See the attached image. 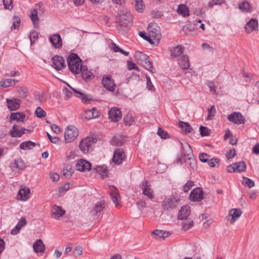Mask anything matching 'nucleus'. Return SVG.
<instances>
[{"instance_id":"4be33fe9","label":"nucleus","mask_w":259,"mask_h":259,"mask_svg":"<svg viewBox=\"0 0 259 259\" xmlns=\"http://www.w3.org/2000/svg\"><path fill=\"white\" fill-rule=\"evenodd\" d=\"M26 224V220L24 218H21L15 228L11 230V234L12 235L17 234L19 233L21 228L25 226Z\"/></svg>"},{"instance_id":"8fccbe9b","label":"nucleus","mask_w":259,"mask_h":259,"mask_svg":"<svg viewBox=\"0 0 259 259\" xmlns=\"http://www.w3.org/2000/svg\"><path fill=\"white\" fill-rule=\"evenodd\" d=\"M139 34L141 37L148 41L150 44H153L154 43L153 41L154 39L150 35L147 36L144 31H141Z\"/></svg>"},{"instance_id":"6e6552de","label":"nucleus","mask_w":259,"mask_h":259,"mask_svg":"<svg viewBox=\"0 0 259 259\" xmlns=\"http://www.w3.org/2000/svg\"><path fill=\"white\" fill-rule=\"evenodd\" d=\"M140 188L144 195L147 196L149 199H152L154 197V192L149 185L148 181L144 180L140 184Z\"/></svg>"},{"instance_id":"b1692460","label":"nucleus","mask_w":259,"mask_h":259,"mask_svg":"<svg viewBox=\"0 0 259 259\" xmlns=\"http://www.w3.org/2000/svg\"><path fill=\"white\" fill-rule=\"evenodd\" d=\"M179 64L183 69H187L190 67V62L188 57L185 55H182L179 59Z\"/></svg>"},{"instance_id":"aec40b11","label":"nucleus","mask_w":259,"mask_h":259,"mask_svg":"<svg viewBox=\"0 0 259 259\" xmlns=\"http://www.w3.org/2000/svg\"><path fill=\"white\" fill-rule=\"evenodd\" d=\"M65 212L61 206L55 205L51 211V214L54 218L57 219L64 215Z\"/></svg>"},{"instance_id":"69168bd1","label":"nucleus","mask_w":259,"mask_h":259,"mask_svg":"<svg viewBox=\"0 0 259 259\" xmlns=\"http://www.w3.org/2000/svg\"><path fill=\"white\" fill-rule=\"evenodd\" d=\"M209 158V155L206 153H202L199 154V158L200 160L202 162H206L208 161Z\"/></svg>"},{"instance_id":"72a5a7b5","label":"nucleus","mask_w":259,"mask_h":259,"mask_svg":"<svg viewBox=\"0 0 259 259\" xmlns=\"http://www.w3.org/2000/svg\"><path fill=\"white\" fill-rule=\"evenodd\" d=\"M177 12L179 14L183 16L184 17H186L189 15V10L186 5H180L177 9Z\"/></svg>"},{"instance_id":"412c9836","label":"nucleus","mask_w":259,"mask_h":259,"mask_svg":"<svg viewBox=\"0 0 259 259\" xmlns=\"http://www.w3.org/2000/svg\"><path fill=\"white\" fill-rule=\"evenodd\" d=\"M66 84L74 92L75 96L77 98H81L82 102L84 103H87L88 101L91 100V98H90L88 96L85 95L80 91H78L76 89H74L67 83H66Z\"/></svg>"},{"instance_id":"a18cd8bd","label":"nucleus","mask_w":259,"mask_h":259,"mask_svg":"<svg viewBox=\"0 0 259 259\" xmlns=\"http://www.w3.org/2000/svg\"><path fill=\"white\" fill-rule=\"evenodd\" d=\"M123 121L126 125L130 126L133 123L135 120L131 114H128L124 117Z\"/></svg>"},{"instance_id":"e2e57ef3","label":"nucleus","mask_w":259,"mask_h":259,"mask_svg":"<svg viewBox=\"0 0 259 259\" xmlns=\"http://www.w3.org/2000/svg\"><path fill=\"white\" fill-rule=\"evenodd\" d=\"M20 24V19L17 17H14V22L12 26H11L12 29H16L19 27Z\"/></svg>"},{"instance_id":"f704fd0d","label":"nucleus","mask_w":259,"mask_h":259,"mask_svg":"<svg viewBox=\"0 0 259 259\" xmlns=\"http://www.w3.org/2000/svg\"><path fill=\"white\" fill-rule=\"evenodd\" d=\"M110 48L111 51L114 52V53L119 52L124 55L125 56H127L129 55V53L126 51H124L118 46L116 45V44L114 42H112L110 45Z\"/></svg>"},{"instance_id":"7ed1b4c3","label":"nucleus","mask_w":259,"mask_h":259,"mask_svg":"<svg viewBox=\"0 0 259 259\" xmlns=\"http://www.w3.org/2000/svg\"><path fill=\"white\" fill-rule=\"evenodd\" d=\"M97 140L96 138L88 137L82 139L79 144V148L84 153H87L92 150Z\"/></svg>"},{"instance_id":"e433bc0d","label":"nucleus","mask_w":259,"mask_h":259,"mask_svg":"<svg viewBox=\"0 0 259 259\" xmlns=\"http://www.w3.org/2000/svg\"><path fill=\"white\" fill-rule=\"evenodd\" d=\"M9 134L12 137H20L23 135V133L19 129L18 125H14Z\"/></svg>"},{"instance_id":"5fc2aeb1","label":"nucleus","mask_w":259,"mask_h":259,"mask_svg":"<svg viewBox=\"0 0 259 259\" xmlns=\"http://www.w3.org/2000/svg\"><path fill=\"white\" fill-rule=\"evenodd\" d=\"M244 181L243 184L247 186L249 188L253 187L254 186V182L253 180L243 177Z\"/></svg>"},{"instance_id":"473e14b6","label":"nucleus","mask_w":259,"mask_h":259,"mask_svg":"<svg viewBox=\"0 0 259 259\" xmlns=\"http://www.w3.org/2000/svg\"><path fill=\"white\" fill-rule=\"evenodd\" d=\"M242 211L240 209H232L230 212V215L232 216V218L230 220V223H234L240 217Z\"/></svg>"},{"instance_id":"20e7f679","label":"nucleus","mask_w":259,"mask_h":259,"mask_svg":"<svg viewBox=\"0 0 259 259\" xmlns=\"http://www.w3.org/2000/svg\"><path fill=\"white\" fill-rule=\"evenodd\" d=\"M179 199L174 196L166 198L162 202V207L165 210H171L177 208L179 205Z\"/></svg>"},{"instance_id":"bf43d9fd","label":"nucleus","mask_w":259,"mask_h":259,"mask_svg":"<svg viewBox=\"0 0 259 259\" xmlns=\"http://www.w3.org/2000/svg\"><path fill=\"white\" fill-rule=\"evenodd\" d=\"M157 134L161 139H165L168 137V133L160 127H159Z\"/></svg>"},{"instance_id":"f257e3e1","label":"nucleus","mask_w":259,"mask_h":259,"mask_svg":"<svg viewBox=\"0 0 259 259\" xmlns=\"http://www.w3.org/2000/svg\"><path fill=\"white\" fill-rule=\"evenodd\" d=\"M67 61L69 70L73 73H80L81 68L82 67V60L77 54L71 53L67 57Z\"/></svg>"},{"instance_id":"680f3d73","label":"nucleus","mask_w":259,"mask_h":259,"mask_svg":"<svg viewBox=\"0 0 259 259\" xmlns=\"http://www.w3.org/2000/svg\"><path fill=\"white\" fill-rule=\"evenodd\" d=\"M200 132L202 137L207 136L209 135V129L207 127L202 125L200 127Z\"/></svg>"},{"instance_id":"a19ab883","label":"nucleus","mask_w":259,"mask_h":259,"mask_svg":"<svg viewBox=\"0 0 259 259\" xmlns=\"http://www.w3.org/2000/svg\"><path fill=\"white\" fill-rule=\"evenodd\" d=\"M135 7L138 12L142 13L144 11L145 8V5L143 0H141V2H139L138 0H134Z\"/></svg>"},{"instance_id":"c03bdc74","label":"nucleus","mask_w":259,"mask_h":259,"mask_svg":"<svg viewBox=\"0 0 259 259\" xmlns=\"http://www.w3.org/2000/svg\"><path fill=\"white\" fill-rule=\"evenodd\" d=\"M152 233L153 234H155L160 238H162L163 239H164L165 237H167L169 234L168 232H166L160 230H155L153 231Z\"/></svg>"},{"instance_id":"6e6d98bb","label":"nucleus","mask_w":259,"mask_h":259,"mask_svg":"<svg viewBox=\"0 0 259 259\" xmlns=\"http://www.w3.org/2000/svg\"><path fill=\"white\" fill-rule=\"evenodd\" d=\"M194 183L192 181H188L187 183H186L183 186V191L184 192H188L191 188L194 186Z\"/></svg>"},{"instance_id":"052dcab7","label":"nucleus","mask_w":259,"mask_h":259,"mask_svg":"<svg viewBox=\"0 0 259 259\" xmlns=\"http://www.w3.org/2000/svg\"><path fill=\"white\" fill-rule=\"evenodd\" d=\"M5 8L8 10H12L13 8L12 0H3Z\"/></svg>"},{"instance_id":"a878e982","label":"nucleus","mask_w":259,"mask_h":259,"mask_svg":"<svg viewBox=\"0 0 259 259\" xmlns=\"http://www.w3.org/2000/svg\"><path fill=\"white\" fill-rule=\"evenodd\" d=\"M33 248L35 252L38 253H44L45 247L41 239H38L34 242Z\"/></svg>"},{"instance_id":"a211bd4d","label":"nucleus","mask_w":259,"mask_h":259,"mask_svg":"<svg viewBox=\"0 0 259 259\" xmlns=\"http://www.w3.org/2000/svg\"><path fill=\"white\" fill-rule=\"evenodd\" d=\"M50 40L55 48H60L62 47V40L59 34H54L50 36Z\"/></svg>"},{"instance_id":"37998d69","label":"nucleus","mask_w":259,"mask_h":259,"mask_svg":"<svg viewBox=\"0 0 259 259\" xmlns=\"http://www.w3.org/2000/svg\"><path fill=\"white\" fill-rule=\"evenodd\" d=\"M30 17L33 24H35L38 20V12L36 9H33L31 10L30 14Z\"/></svg>"},{"instance_id":"0eeeda50","label":"nucleus","mask_w":259,"mask_h":259,"mask_svg":"<svg viewBox=\"0 0 259 259\" xmlns=\"http://www.w3.org/2000/svg\"><path fill=\"white\" fill-rule=\"evenodd\" d=\"M149 35L157 42L160 39L161 36L160 28L155 23H150L148 26Z\"/></svg>"},{"instance_id":"13d9d810","label":"nucleus","mask_w":259,"mask_h":259,"mask_svg":"<svg viewBox=\"0 0 259 259\" xmlns=\"http://www.w3.org/2000/svg\"><path fill=\"white\" fill-rule=\"evenodd\" d=\"M87 114H91V116L89 117V119L96 118L99 116V113L95 108H93L91 110L87 112Z\"/></svg>"},{"instance_id":"ea45409f","label":"nucleus","mask_w":259,"mask_h":259,"mask_svg":"<svg viewBox=\"0 0 259 259\" xmlns=\"http://www.w3.org/2000/svg\"><path fill=\"white\" fill-rule=\"evenodd\" d=\"M30 193V190L28 188L21 189L18 192V196L20 197V199L25 201L27 199V195Z\"/></svg>"},{"instance_id":"9d476101","label":"nucleus","mask_w":259,"mask_h":259,"mask_svg":"<svg viewBox=\"0 0 259 259\" xmlns=\"http://www.w3.org/2000/svg\"><path fill=\"white\" fill-rule=\"evenodd\" d=\"M102 83L103 87L110 92H113L116 87L114 81L109 75L103 76Z\"/></svg>"},{"instance_id":"0e129e2a","label":"nucleus","mask_w":259,"mask_h":259,"mask_svg":"<svg viewBox=\"0 0 259 259\" xmlns=\"http://www.w3.org/2000/svg\"><path fill=\"white\" fill-rule=\"evenodd\" d=\"M193 226V222L189 221L188 222H184L182 223V227L183 230L186 231L191 228Z\"/></svg>"},{"instance_id":"c85d7f7f","label":"nucleus","mask_w":259,"mask_h":259,"mask_svg":"<svg viewBox=\"0 0 259 259\" xmlns=\"http://www.w3.org/2000/svg\"><path fill=\"white\" fill-rule=\"evenodd\" d=\"M26 115L24 113L20 112H13L11 114L10 120H17L18 121H23Z\"/></svg>"},{"instance_id":"423d86ee","label":"nucleus","mask_w":259,"mask_h":259,"mask_svg":"<svg viewBox=\"0 0 259 259\" xmlns=\"http://www.w3.org/2000/svg\"><path fill=\"white\" fill-rule=\"evenodd\" d=\"M132 21V16L130 12H124L120 11L119 13L118 19V25L120 26L126 27Z\"/></svg>"},{"instance_id":"dca6fc26","label":"nucleus","mask_w":259,"mask_h":259,"mask_svg":"<svg viewBox=\"0 0 259 259\" xmlns=\"http://www.w3.org/2000/svg\"><path fill=\"white\" fill-rule=\"evenodd\" d=\"M110 195L113 202L116 207L120 206V197L118 189L114 186L110 188Z\"/></svg>"},{"instance_id":"603ef678","label":"nucleus","mask_w":259,"mask_h":259,"mask_svg":"<svg viewBox=\"0 0 259 259\" xmlns=\"http://www.w3.org/2000/svg\"><path fill=\"white\" fill-rule=\"evenodd\" d=\"M18 93H19V96L21 98H25L28 95L27 90L23 87H20L18 89Z\"/></svg>"},{"instance_id":"4d7b16f0","label":"nucleus","mask_w":259,"mask_h":259,"mask_svg":"<svg viewBox=\"0 0 259 259\" xmlns=\"http://www.w3.org/2000/svg\"><path fill=\"white\" fill-rule=\"evenodd\" d=\"M187 160L190 161V162L189 163L190 166L191 168H192L193 169H194L196 166V161L193 157V154L192 153H191V155L190 156H189V157H188Z\"/></svg>"},{"instance_id":"864d4df0","label":"nucleus","mask_w":259,"mask_h":259,"mask_svg":"<svg viewBox=\"0 0 259 259\" xmlns=\"http://www.w3.org/2000/svg\"><path fill=\"white\" fill-rule=\"evenodd\" d=\"M63 175L65 177H70L72 176L73 171L69 165H67L66 168H64L63 170Z\"/></svg>"},{"instance_id":"2f4dec72","label":"nucleus","mask_w":259,"mask_h":259,"mask_svg":"<svg viewBox=\"0 0 259 259\" xmlns=\"http://www.w3.org/2000/svg\"><path fill=\"white\" fill-rule=\"evenodd\" d=\"M105 207V202L103 200L100 202H97L96 204L94 209L92 210V213L95 215L97 214L99 212L102 211Z\"/></svg>"},{"instance_id":"09e8293b","label":"nucleus","mask_w":259,"mask_h":259,"mask_svg":"<svg viewBox=\"0 0 259 259\" xmlns=\"http://www.w3.org/2000/svg\"><path fill=\"white\" fill-rule=\"evenodd\" d=\"M208 115L206 118V120H210L211 117H213L216 113V110L214 106L212 105L210 108L207 110Z\"/></svg>"},{"instance_id":"f03ea898","label":"nucleus","mask_w":259,"mask_h":259,"mask_svg":"<svg viewBox=\"0 0 259 259\" xmlns=\"http://www.w3.org/2000/svg\"><path fill=\"white\" fill-rule=\"evenodd\" d=\"M135 57L138 62L146 69L153 72L154 68L149 57L143 53L138 51L136 52Z\"/></svg>"},{"instance_id":"3c124183","label":"nucleus","mask_w":259,"mask_h":259,"mask_svg":"<svg viewBox=\"0 0 259 259\" xmlns=\"http://www.w3.org/2000/svg\"><path fill=\"white\" fill-rule=\"evenodd\" d=\"M35 115L38 118H42L46 116V112L40 107L36 108Z\"/></svg>"},{"instance_id":"cd10ccee","label":"nucleus","mask_w":259,"mask_h":259,"mask_svg":"<svg viewBox=\"0 0 259 259\" xmlns=\"http://www.w3.org/2000/svg\"><path fill=\"white\" fill-rule=\"evenodd\" d=\"M188 151L186 153H184L182 154L180 157L177 160V163L182 164L184 162H185L186 160L188 159L189 156H190L191 153H192V150L189 145H188Z\"/></svg>"},{"instance_id":"1a4fd4ad","label":"nucleus","mask_w":259,"mask_h":259,"mask_svg":"<svg viewBox=\"0 0 259 259\" xmlns=\"http://www.w3.org/2000/svg\"><path fill=\"white\" fill-rule=\"evenodd\" d=\"M52 66L57 71L62 70L66 67L64 59L60 56L56 55L52 59Z\"/></svg>"},{"instance_id":"4c0bfd02","label":"nucleus","mask_w":259,"mask_h":259,"mask_svg":"<svg viewBox=\"0 0 259 259\" xmlns=\"http://www.w3.org/2000/svg\"><path fill=\"white\" fill-rule=\"evenodd\" d=\"M235 172H240L243 171L246 169V164L244 161H240L233 163Z\"/></svg>"},{"instance_id":"c9c22d12","label":"nucleus","mask_w":259,"mask_h":259,"mask_svg":"<svg viewBox=\"0 0 259 259\" xmlns=\"http://www.w3.org/2000/svg\"><path fill=\"white\" fill-rule=\"evenodd\" d=\"M35 146V143L31 141L23 142L20 144V148L23 150H30Z\"/></svg>"},{"instance_id":"5701e85b","label":"nucleus","mask_w":259,"mask_h":259,"mask_svg":"<svg viewBox=\"0 0 259 259\" xmlns=\"http://www.w3.org/2000/svg\"><path fill=\"white\" fill-rule=\"evenodd\" d=\"M190 213V207L187 205L183 206L179 211L178 219L184 220L189 215Z\"/></svg>"},{"instance_id":"bb28decb","label":"nucleus","mask_w":259,"mask_h":259,"mask_svg":"<svg viewBox=\"0 0 259 259\" xmlns=\"http://www.w3.org/2000/svg\"><path fill=\"white\" fill-rule=\"evenodd\" d=\"M81 73L82 77L86 81L90 80L92 76V73L85 66H82L81 68L80 73Z\"/></svg>"},{"instance_id":"58836bf2","label":"nucleus","mask_w":259,"mask_h":259,"mask_svg":"<svg viewBox=\"0 0 259 259\" xmlns=\"http://www.w3.org/2000/svg\"><path fill=\"white\" fill-rule=\"evenodd\" d=\"M184 47L178 46L175 47L171 51L170 55L173 57H178L183 52Z\"/></svg>"},{"instance_id":"f8f14e48","label":"nucleus","mask_w":259,"mask_h":259,"mask_svg":"<svg viewBox=\"0 0 259 259\" xmlns=\"http://www.w3.org/2000/svg\"><path fill=\"white\" fill-rule=\"evenodd\" d=\"M125 159V154L122 149L118 148L114 152L113 161L117 164H121Z\"/></svg>"},{"instance_id":"ddd939ff","label":"nucleus","mask_w":259,"mask_h":259,"mask_svg":"<svg viewBox=\"0 0 259 259\" xmlns=\"http://www.w3.org/2000/svg\"><path fill=\"white\" fill-rule=\"evenodd\" d=\"M6 103L7 107L10 111H15L20 108L21 101L20 99L16 98H7L6 99Z\"/></svg>"},{"instance_id":"79ce46f5","label":"nucleus","mask_w":259,"mask_h":259,"mask_svg":"<svg viewBox=\"0 0 259 259\" xmlns=\"http://www.w3.org/2000/svg\"><path fill=\"white\" fill-rule=\"evenodd\" d=\"M38 35L37 31L34 30H31L29 34V38L30 39L31 45H32L34 42L38 39Z\"/></svg>"},{"instance_id":"338daca9","label":"nucleus","mask_w":259,"mask_h":259,"mask_svg":"<svg viewBox=\"0 0 259 259\" xmlns=\"http://www.w3.org/2000/svg\"><path fill=\"white\" fill-rule=\"evenodd\" d=\"M224 0H211L208 4V6L211 8L215 5H221L224 3Z\"/></svg>"},{"instance_id":"c756f323","label":"nucleus","mask_w":259,"mask_h":259,"mask_svg":"<svg viewBox=\"0 0 259 259\" xmlns=\"http://www.w3.org/2000/svg\"><path fill=\"white\" fill-rule=\"evenodd\" d=\"M24 166V162L22 159H16L11 164V167L13 171H16L18 169L22 168Z\"/></svg>"},{"instance_id":"de8ad7c7","label":"nucleus","mask_w":259,"mask_h":259,"mask_svg":"<svg viewBox=\"0 0 259 259\" xmlns=\"http://www.w3.org/2000/svg\"><path fill=\"white\" fill-rule=\"evenodd\" d=\"M12 81L11 78L4 79L0 81V84L3 87L8 88L13 85Z\"/></svg>"},{"instance_id":"39448f33","label":"nucleus","mask_w":259,"mask_h":259,"mask_svg":"<svg viewBox=\"0 0 259 259\" xmlns=\"http://www.w3.org/2000/svg\"><path fill=\"white\" fill-rule=\"evenodd\" d=\"M78 135L77 128L73 125L68 126L65 132L64 138L66 143H70L74 141Z\"/></svg>"},{"instance_id":"9b49d317","label":"nucleus","mask_w":259,"mask_h":259,"mask_svg":"<svg viewBox=\"0 0 259 259\" xmlns=\"http://www.w3.org/2000/svg\"><path fill=\"white\" fill-rule=\"evenodd\" d=\"M228 120L237 124H243L245 122V118L242 114L239 112H234L228 116Z\"/></svg>"},{"instance_id":"7c9ffc66","label":"nucleus","mask_w":259,"mask_h":259,"mask_svg":"<svg viewBox=\"0 0 259 259\" xmlns=\"http://www.w3.org/2000/svg\"><path fill=\"white\" fill-rule=\"evenodd\" d=\"M179 127L182 132L186 134L191 133L193 130L189 123L183 121L179 122Z\"/></svg>"},{"instance_id":"6ab92c4d","label":"nucleus","mask_w":259,"mask_h":259,"mask_svg":"<svg viewBox=\"0 0 259 259\" xmlns=\"http://www.w3.org/2000/svg\"><path fill=\"white\" fill-rule=\"evenodd\" d=\"M258 22L255 19H250L246 24L244 28L247 33H250L253 31L257 30Z\"/></svg>"},{"instance_id":"4468645a","label":"nucleus","mask_w":259,"mask_h":259,"mask_svg":"<svg viewBox=\"0 0 259 259\" xmlns=\"http://www.w3.org/2000/svg\"><path fill=\"white\" fill-rule=\"evenodd\" d=\"M203 198V191L199 187L194 189L190 194V199L193 201H200Z\"/></svg>"},{"instance_id":"393cba45","label":"nucleus","mask_w":259,"mask_h":259,"mask_svg":"<svg viewBox=\"0 0 259 259\" xmlns=\"http://www.w3.org/2000/svg\"><path fill=\"white\" fill-rule=\"evenodd\" d=\"M238 8L243 13H249L252 11V7L247 1H243L238 4Z\"/></svg>"},{"instance_id":"774afa93","label":"nucleus","mask_w":259,"mask_h":259,"mask_svg":"<svg viewBox=\"0 0 259 259\" xmlns=\"http://www.w3.org/2000/svg\"><path fill=\"white\" fill-rule=\"evenodd\" d=\"M236 155V151L234 148L230 149L226 153V156L228 159L232 158Z\"/></svg>"},{"instance_id":"2eb2a0df","label":"nucleus","mask_w":259,"mask_h":259,"mask_svg":"<svg viewBox=\"0 0 259 259\" xmlns=\"http://www.w3.org/2000/svg\"><path fill=\"white\" fill-rule=\"evenodd\" d=\"M76 169L80 171H89L91 169V164L84 159H80L76 162Z\"/></svg>"},{"instance_id":"49530a36","label":"nucleus","mask_w":259,"mask_h":259,"mask_svg":"<svg viewBox=\"0 0 259 259\" xmlns=\"http://www.w3.org/2000/svg\"><path fill=\"white\" fill-rule=\"evenodd\" d=\"M96 170L100 174V175L104 177L107 175V168L106 166H98L95 168Z\"/></svg>"},{"instance_id":"f3484780","label":"nucleus","mask_w":259,"mask_h":259,"mask_svg":"<svg viewBox=\"0 0 259 259\" xmlns=\"http://www.w3.org/2000/svg\"><path fill=\"white\" fill-rule=\"evenodd\" d=\"M109 118L114 122L119 121L122 117L120 109L117 107L112 108L108 112Z\"/></svg>"}]
</instances>
